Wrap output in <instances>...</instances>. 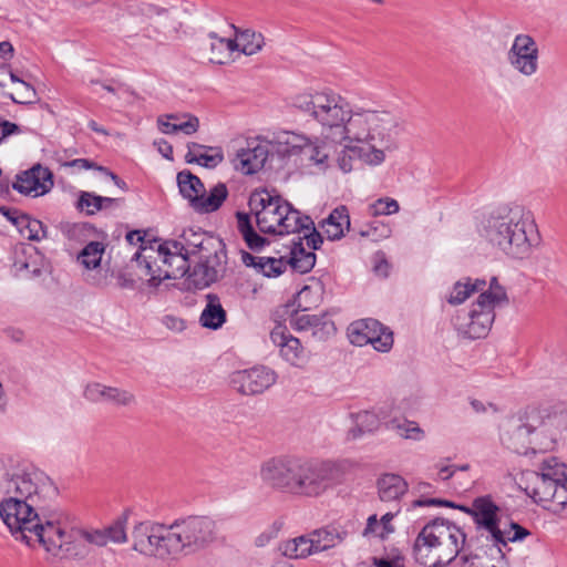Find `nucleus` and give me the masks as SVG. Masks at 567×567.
Listing matches in <instances>:
<instances>
[{"instance_id": "nucleus-35", "label": "nucleus", "mask_w": 567, "mask_h": 567, "mask_svg": "<svg viewBox=\"0 0 567 567\" xmlns=\"http://www.w3.org/2000/svg\"><path fill=\"white\" fill-rule=\"evenodd\" d=\"M346 535V532H341L336 527H326L311 532L310 537L315 553H321L336 547L342 543Z\"/></svg>"}, {"instance_id": "nucleus-61", "label": "nucleus", "mask_w": 567, "mask_h": 567, "mask_svg": "<svg viewBox=\"0 0 567 567\" xmlns=\"http://www.w3.org/2000/svg\"><path fill=\"white\" fill-rule=\"evenodd\" d=\"M63 166H68V167H76L79 169H90V168H97L99 166H96L93 162L86 159V158H76V159H73V161H70V162H64L62 163Z\"/></svg>"}, {"instance_id": "nucleus-28", "label": "nucleus", "mask_w": 567, "mask_h": 567, "mask_svg": "<svg viewBox=\"0 0 567 567\" xmlns=\"http://www.w3.org/2000/svg\"><path fill=\"white\" fill-rule=\"evenodd\" d=\"M158 128L164 134L182 132L185 135H193L199 128V120L189 113L169 114L157 118Z\"/></svg>"}, {"instance_id": "nucleus-12", "label": "nucleus", "mask_w": 567, "mask_h": 567, "mask_svg": "<svg viewBox=\"0 0 567 567\" xmlns=\"http://www.w3.org/2000/svg\"><path fill=\"white\" fill-rule=\"evenodd\" d=\"M526 493L545 509L560 514L567 506V474L563 470L535 474Z\"/></svg>"}, {"instance_id": "nucleus-60", "label": "nucleus", "mask_w": 567, "mask_h": 567, "mask_svg": "<svg viewBox=\"0 0 567 567\" xmlns=\"http://www.w3.org/2000/svg\"><path fill=\"white\" fill-rule=\"evenodd\" d=\"M381 524L377 515H371L367 520L364 535L373 534L380 538Z\"/></svg>"}, {"instance_id": "nucleus-16", "label": "nucleus", "mask_w": 567, "mask_h": 567, "mask_svg": "<svg viewBox=\"0 0 567 567\" xmlns=\"http://www.w3.org/2000/svg\"><path fill=\"white\" fill-rule=\"evenodd\" d=\"M316 264V255L313 251H307L301 236H297L291 240L290 257H260L258 271L266 277H277L281 275L287 265L293 270L306 274L310 271Z\"/></svg>"}, {"instance_id": "nucleus-58", "label": "nucleus", "mask_w": 567, "mask_h": 567, "mask_svg": "<svg viewBox=\"0 0 567 567\" xmlns=\"http://www.w3.org/2000/svg\"><path fill=\"white\" fill-rule=\"evenodd\" d=\"M20 133L21 128L18 124L7 120L0 121V144L9 136Z\"/></svg>"}, {"instance_id": "nucleus-19", "label": "nucleus", "mask_w": 567, "mask_h": 567, "mask_svg": "<svg viewBox=\"0 0 567 567\" xmlns=\"http://www.w3.org/2000/svg\"><path fill=\"white\" fill-rule=\"evenodd\" d=\"M507 63L525 78L534 76L539 70V48L535 39L526 33L515 35L506 53Z\"/></svg>"}, {"instance_id": "nucleus-26", "label": "nucleus", "mask_w": 567, "mask_h": 567, "mask_svg": "<svg viewBox=\"0 0 567 567\" xmlns=\"http://www.w3.org/2000/svg\"><path fill=\"white\" fill-rule=\"evenodd\" d=\"M289 323L297 331H311L312 337L319 341H324L336 333L334 322L327 313L310 315L295 311Z\"/></svg>"}, {"instance_id": "nucleus-52", "label": "nucleus", "mask_w": 567, "mask_h": 567, "mask_svg": "<svg viewBox=\"0 0 567 567\" xmlns=\"http://www.w3.org/2000/svg\"><path fill=\"white\" fill-rule=\"evenodd\" d=\"M125 522L126 518H120L115 520L110 526L105 527V535L107 538V542L115 543V544H123L127 540V534L125 530Z\"/></svg>"}, {"instance_id": "nucleus-56", "label": "nucleus", "mask_w": 567, "mask_h": 567, "mask_svg": "<svg viewBox=\"0 0 567 567\" xmlns=\"http://www.w3.org/2000/svg\"><path fill=\"white\" fill-rule=\"evenodd\" d=\"M399 512H400V508H398L395 513L389 512L381 517V519H380V524H381L380 538L381 539L386 538L390 534H392L394 532V526L392 525V519Z\"/></svg>"}, {"instance_id": "nucleus-36", "label": "nucleus", "mask_w": 567, "mask_h": 567, "mask_svg": "<svg viewBox=\"0 0 567 567\" xmlns=\"http://www.w3.org/2000/svg\"><path fill=\"white\" fill-rule=\"evenodd\" d=\"M209 54L208 60L212 63L225 64L229 61L231 53L236 50V41L217 37L216 33H209Z\"/></svg>"}, {"instance_id": "nucleus-41", "label": "nucleus", "mask_w": 567, "mask_h": 567, "mask_svg": "<svg viewBox=\"0 0 567 567\" xmlns=\"http://www.w3.org/2000/svg\"><path fill=\"white\" fill-rule=\"evenodd\" d=\"M14 226L24 238L33 241H40L47 237V228L42 221L31 218L29 215L18 217L14 220Z\"/></svg>"}, {"instance_id": "nucleus-43", "label": "nucleus", "mask_w": 567, "mask_h": 567, "mask_svg": "<svg viewBox=\"0 0 567 567\" xmlns=\"http://www.w3.org/2000/svg\"><path fill=\"white\" fill-rule=\"evenodd\" d=\"M236 50L246 55H252L261 50L264 45V37L251 30L240 32L236 38Z\"/></svg>"}, {"instance_id": "nucleus-6", "label": "nucleus", "mask_w": 567, "mask_h": 567, "mask_svg": "<svg viewBox=\"0 0 567 567\" xmlns=\"http://www.w3.org/2000/svg\"><path fill=\"white\" fill-rule=\"evenodd\" d=\"M291 105L320 126L321 136L332 143H343V133L353 112L340 93L323 89L296 94Z\"/></svg>"}, {"instance_id": "nucleus-39", "label": "nucleus", "mask_w": 567, "mask_h": 567, "mask_svg": "<svg viewBox=\"0 0 567 567\" xmlns=\"http://www.w3.org/2000/svg\"><path fill=\"white\" fill-rule=\"evenodd\" d=\"M354 426L349 431L352 439H358L364 433L377 431L381 424L379 415L372 411H361L352 415Z\"/></svg>"}, {"instance_id": "nucleus-24", "label": "nucleus", "mask_w": 567, "mask_h": 567, "mask_svg": "<svg viewBox=\"0 0 567 567\" xmlns=\"http://www.w3.org/2000/svg\"><path fill=\"white\" fill-rule=\"evenodd\" d=\"M272 343L279 349L280 357L296 368H305L309 362V352L300 340L293 337L285 326H276L270 332Z\"/></svg>"}, {"instance_id": "nucleus-7", "label": "nucleus", "mask_w": 567, "mask_h": 567, "mask_svg": "<svg viewBox=\"0 0 567 567\" xmlns=\"http://www.w3.org/2000/svg\"><path fill=\"white\" fill-rule=\"evenodd\" d=\"M446 506L457 508L471 516L480 538L486 542H496L507 546L509 542L523 540L529 532L517 523H511L508 528L501 527V507L491 495L478 496L471 506L457 505L440 498H419L412 502V507Z\"/></svg>"}, {"instance_id": "nucleus-59", "label": "nucleus", "mask_w": 567, "mask_h": 567, "mask_svg": "<svg viewBox=\"0 0 567 567\" xmlns=\"http://www.w3.org/2000/svg\"><path fill=\"white\" fill-rule=\"evenodd\" d=\"M236 218H237V228H238L239 233L241 234V236L254 230L249 214L243 213V212H237Z\"/></svg>"}, {"instance_id": "nucleus-22", "label": "nucleus", "mask_w": 567, "mask_h": 567, "mask_svg": "<svg viewBox=\"0 0 567 567\" xmlns=\"http://www.w3.org/2000/svg\"><path fill=\"white\" fill-rule=\"evenodd\" d=\"M277 373L267 367H254L248 370L235 371L230 377L233 389L245 395L265 392L276 383Z\"/></svg>"}, {"instance_id": "nucleus-1", "label": "nucleus", "mask_w": 567, "mask_h": 567, "mask_svg": "<svg viewBox=\"0 0 567 567\" xmlns=\"http://www.w3.org/2000/svg\"><path fill=\"white\" fill-rule=\"evenodd\" d=\"M0 517L16 540L34 546L43 537L47 522L59 509L53 506L59 491L52 480L39 468L29 466L10 473L0 466Z\"/></svg>"}, {"instance_id": "nucleus-17", "label": "nucleus", "mask_w": 567, "mask_h": 567, "mask_svg": "<svg viewBox=\"0 0 567 567\" xmlns=\"http://www.w3.org/2000/svg\"><path fill=\"white\" fill-rule=\"evenodd\" d=\"M536 416H528V408L523 412L507 416L499 424V442L502 446L517 454H529L530 430L537 423Z\"/></svg>"}, {"instance_id": "nucleus-55", "label": "nucleus", "mask_w": 567, "mask_h": 567, "mask_svg": "<svg viewBox=\"0 0 567 567\" xmlns=\"http://www.w3.org/2000/svg\"><path fill=\"white\" fill-rule=\"evenodd\" d=\"M162 323L173 332H182L186 329V321L173 315H166L162 318Z\"/></svg>"}, {"instance_id": "nucleus-37", "label": "nucleus", "mask_w": 567, "mask_h": 567, "mask_svg": "<svg viewBox=\"0 0 567 567\" xmlns=\"http://www.w3.org/2000/svg\"><path fill=\"white\" fill-rule=\"evenodd\" d=\"M280 550L284 556L290 559L306 558L312 554H316L310 534L284 542L280 545Z\"/></svg>"}, {"instance_id": "nucleus-34", "label": "nucleus", "mask_w": 567, "mask_h": 567, "mask_svg": "<svg viewBox=\"0 0 567 567\" xmlns=\"http://www.w3.org/2000/svg\"><path fill=\"white\" fill-rule=\"evenodd\" d=\"M329 240H338L344 236V229L350 227V217L346 206L337 207L321 225Z\"/></svg>"}, {"instance_id": "nucleus-30", "label": "nucleus", "mask_w": 567, "mask_h": 567, "mask_svg": "<svg viewBox=\"0 0 567 567\" xmlns=\"http://www.w3.org/2000/svg\"><path fill=\"white\" fill-rule=\"evenodd\" d=\"M217 259V254L213 258L200 259L193 270L186 274L196 288L207 287L218 279L220 264Z\"/></svg>"}, {"instance_id": "nucleus-25", "label": "nucleus", "mask_w": 567, "mask_h": 567, "mask_svg": "<svg viewBox=\"0 0 567 567\" xmlns=\"http://www.w3.org/2000/svg\"><path fill=\"white\" fill-rule=\"evenodd\" d=\"M12 187L22 195L39 197L53 187V174L49 168L35 164L18 174Z\"/></svg>"}, {"instance_id": "nucleus-54", "label": "nucleus", "mask_w": 567, "mask_h": 567, "mask_svg": "<svg viewBox=\"0 0 567 567\" xmlns=\"http://www.w3.org/2000/svg\"><path fill=\"white\" fill-rule=\"evenodd\" d=\"M78 534L87 543L100 546V547L106 546L109 544L104 528L103 529H93V530L81 529L78 532Z\"/></svg>"}, {"instance_id": "nucleus-8", "label": "nucleus", "mask_w": 567, "mask_h": 567, "mask_svg": "<svg viewBox=\"0 0 567 567\" xmlns=\"http://www.w3.org/2000/svg\"><path fill=\"white\" fill-rule=\"evenodd\" d=\"M466 534L462 528L443 518L426 524L414 542V554L430 567H444L464 548Z\"/></svg>"}, {"instance_id": "nucleus-46", "label": "nucleus", "mask_w": 567, "mask_h": 567, "mask_svg": "<svg viewBox=\"0 0 567 567\" xmlns=\"http://www.w3.org/2000/svg\"><path fill=\"white\" fill-rule=\"evenodd\" d=\"M41 259L38 252H33L25 259H17L14 268L18 274L28 278H35L42 275V268L38 260Z\"/></svg>"}, {"instance_id": "nucleus-62", "label": "nucleus", "mask_w": 567, "mask_h": 567, "mask_svg": "<svg viewBox=\"0 0 567 567\" xmlns=\"http://www.w3.org/2000/svg\"><path fill=\"white\" fill-rule=\"evenodd\" d=\"M136 282L137 280L131 275L125 272H120L117 275V285L123 289H134L136 287Z\"/></svg>"}, {"instance_id": "nucleus-20", "label": "nucleus", "mask_w": 567, "mask_h": 567, "mask_svg": "<svg viewBox=\"0 0 567 567\" xmlns=\"http://www.w3.org/2000/svg\"><path fill=\"white\" fill-rule=\"evenodd\" d=\"M348 331L351 343L359 347L370 343L377 351L388 352L393 346V332L375 319L355 321Z\"/></svg>"}, {"instance_id": "nucleus-38", "label": "nucleus", "mask_w": 567, "mask_h": 567, "mask_svg": "<svg viewBox=\"0 0 567 567\" xmlns=\"http://www.w3.org/2000/svg\"><path fill=\"white\" fill-rule=\"evenodd\" d=\"M228 196V189L224 183L215 185L206 195L203 193L195 212L200 214L216 212Z\"/></svg>"}, {"instance_id": "nucleus-40", "label": "nucleus", "mask_w": 567, "mask_h": 567, "mask_svg": "<svg viewBox=\"0 0 567 567\" xmlns=\"http://www.w3.org/2000/svg\"><path fill=\"white\" fill-rule=\"evenodd\" d=\"M486 287V281L483 279L472 280L466 278L465 281H457L449 298V303L460 305L464 302L473 292L482 291Z\"/></svg>"}, {"instance_id": "nucleus-57", "label": "nucleus", "mask_w": 567, "mask_h": 567, "mask_svg": "<svg viewBox=\"0 0 567 567\" xmlns=\"http://www.w3.org/2000/svg\"><path fill=\"white\" fill-rule=\"evenodd\" d=\"M243 238L251 250H259L267 244L266 238L258 235L255 229L245 234Z\"/></svg>"}, {"instance_id": "nucleus-27", "label": "nucleus", "mask_w": 567, "mask_h": 567, "mask_svg": "<svg viewBox=\"0 0 567 567\" xmlns=\"http://www.w3.org/2000/svg\"><path fill=\"white\" fill-rule=\"evenodd\" d=\"M503 544L487 542L477 547L474 553L461 557V567H509Z\"/></svg>"}, {"instance_id": "nucleus-18", "label": "nucleus", "mask_w": 567, "mask_h": 567, "mask_svg": "<svg viewBox=\"0 0 567 567\" xmlns=\"http://www.w3.org/2000/svg\"><path fill=\"white\" fill-rule=\"evenodd\" d=\"M131 538L135 551L167 563L165 524L150 520L136 523L131 532Z\"/></svg>"}, {"instance_id": "nucleus-15", "label": "nucleus", "mask_w": 567, "mask_h": 567, "mask_svg": "<svg viewBox=\"0 0 567 567\" xmlns=\"http://www.w3.org/2000/svg\"><path fill=\"white\" fill-rule=\"evenodd\" d=\"M282 144L284 158L299 156L301 162L326 168L329 165L334 143L323 137L321 140L318 137L311 140L305 135L286 133L282 136Z\"/></svg>"}, {"instance_id": "nucleus-14", "label": "nucleus", "mask_w": 567, "mask_h": 567, "mask_svg": "<svg viewBox=\"0 0 567 567\" xmlns=\"http://www.w3.org/2000/svg\"><path fill=\"white\" fill-rule=\"evenodd\" d=\"M282 137L275 141L257 136L247 140L246 147L240 148L233 159L234 167L245 175L261 171L267 161L275 155L284 158Z\"/></svg>"}, {"instance_id": "nucleus-3", "label": "nucleus", "mask_w": 567, "mask_h": 567, "mask_svg": "<svg viewBox=\"0 0 567 567\" xmlns=\"http://www.w3.org/2000/svg\"><path fill=\"white\" fill-rule=\"evenodd\" d=\"M248 206L261 233L280 236L298 234L311 250L320 248L322 236L317 231L313 220L280 195L268 189H256L249 197Z\"/></svg>"}, {"instance_id": "nucleus-47", "label": "nucleus", "mask_w": 567, "mask_h": 567, "mask_svg": "<svg viewBox=\"0 0 567 567\" xmlns=\"http://www.w3.org/2000/svg\"><path fill=\"white\" fill-rule=\"evenodd\" d=\"M391 429L395 430L396 433L404 439L420 440L423 436V431L419 427L415 422L412 421H396L393 420L390 423Z\"/></svg>"}, {"instance_id": "nucleus-2", "label": "nucleus", "mask_w": 567, "mask_h": 567, "mask_svg": "<svg viewBox=\"0 0 567 567\" xmlns=\"http://www.w3.org/2000/svg\"><path fill=\"white\" fill-rule=\"evenodd\" d=\"M205 234L194 229L183 231L179 240L142 245L134 254L132 262L138 270V279L147 287L157 289L166 279H177L189 271V256L204 248Z\"/></svg>"}, {"instance_id": "nucleus-32", "label": "nucleus", "mask_w": 567, "mask_h": 567, "mask_svg": "<svg viewBox=\"0 0 567 567\" xmlns=\"http://www.w3.org/2000/svg\"><path fill=\"white\" fill-rule=\"evenodd\" d=\"M227 313L215 293L206 295V306L200 313L199 322L204 328L217 330L226 322Z\"/></svg>"}, {"instance_id": "nucleus-31", "label": "nucleus", "mask_w": 567, "mask_h": 567, "mask_svg": "<svg viewBox=\"0 0 567 567\" xmlns=\"http://www.w3.org/2000/svg\"><path fill=\"white\" fill-rule=\"evenodd\" d=\"M379 497L383 502L400 499L409 489L406 481L399 474H383L377 482Z\"/></svg>"}, {"instance_id": "nucleus-51", "label": "nucleus", "mask_w": 567, "mask_h": 567, "mask_svg": "<svg viewBox=\"0 0 567 567\" xmlns=\"http://www.w3.org/2000/svg\"><path fill=\"white\" fill-rule=\"evenodd\" d=\"M135 402L136 399L132 392L120 388H110L106 403H111L116 406H130Z\"/></svg>"}, {"instance_id": "nucleus-45", "label": "nucleus", "mask_w": 567, "mask_h": 567, "mask_svg": "<svg viewBox=\"0 0 567 567\" xmlns=\"http://www.w3.org/2000/svg\"><path fill=\"white\" fill-rule=\"evenodd\" d=\"M321 292L310 286H305L296 296L297 309L295 311L308 312L321 302Z\"/></svg>"}, {"instance_id": "nucleus-49", "label": "nucleus", "mask_w": 567, "mask_h": 567, "mask_svg": "<svg viewBox=\"0 0 567 567\" xmlns=\"http://www.w3.org/2000/svg\"><path fill=\"white\" fill-rule=\"evenodd\" d=\"M111 386L104 385L99 382L86 384L83 395L86 400L94 403H106L109 391Z\"/></svg>"}, {"instance_id": "nucleus-53", "label": "nucleus", "mask_w": 567, "mask_h": 567, "mask_svg": "<svg viewBox=\"0 0 567 567\" xmlns=\"http://www.w3.org/2000/svg\"><path fill=\"white\" fill-rule=\"evenodd\" d=\"M354 154H355V147H350L346 145L342 151L339 153V156L337 158V163L339 168L343 173H349L353 168V162H354Z\"/></svg>"}, {"instance_id": "nucleus-23", "label": "nucleus", "mask_w": 567, "mask_h": 567, "mask_svg": "<svg viewBox=\"0 0 567 567\" xmlns=\"http://www.w3.org/2000/svg\"><path fill=\"white\" fill-rule=\"evenodd\" d=\"M295 465L296 458H269L260 466V478L266 485L291 494Z\"/></svg>"}, {"instance_id": "nucleus-50", "label": "nucleus", "mask_w": 567, "mask_h": 567, "mask_svg": "<svg viewBox=\"0 0 567 567\" xmlns=\"http://www.w3.org/2000/svg\"><path fill=\"white\" fill-rule=\"evenodd\" d=\"M400 209L399 203L393 198H380L369 206L370 215H392Z\"/></svg>"}, {"instance_id": "nucleus-48", "label": "nucleus", "mask_w": 567, "mask_h": 567, "mask_svg": "<svg viewBox=\"0 0 567 567\" xmlns=\"http://www.w3.org/2000/svg\"><path fill=\"white\" fill-rule=\"evenodd\" d=\"M76 208L85 212L86 215H94L96 212L102 210L101 196L89 192H81L76 202Z\"/></svg>"}, {"instance_id": "nucleus-10", "label": "nucleus", "mask_w": 567, "mask_h": 567, "mask_svg": "<svg viewBox=\"0 0 567 567\" xmlns=\"http://www.w3.org/2000/svg\"><path fill=\"white\" fill-rule=\"evenodd\" d=\"M341 468L320 460L296 458L291 494L303 497H319L342 482Z\"/></svg>"}, {"instance_id": "nucleus-13", "label": "nucleus", "mask_w": 567, "mask_h": 567, "mask_svg": "<svg viewBox=\"0 0 567 567\" xmlns=\"http://www.w3.org/2000/svg\"><path fill=\"white\" fill-rule=\"evenodd\" d=\"M63 517V513L59 509L55 517L51 522H47L43 537L38 538L37 544L41 545L54 558L84 559L87 555L86 548L65 532Z\"/></svg>"}, {"instance_id": "nucleus-29", "label": "nucleus", "mask_w": 567, "mask_h": 567, "mask_svg": "<svg viewBox=\"0 0 567 567\" xmlns=\"http://www.w3.org/2000/svg\"><path fill=\"white\" fill-rule=\"evenodd\" d=\"M185 161L188 164L196 163L206 168H215L224 161L220 148L205 146L198 143H188Z\"/></svg>"}, {"instance_id": "nucleus-4", "label": "nucleus", "mask_w": 567, "mask_h": 567, "mask_svg": "<svg viewBox=\"0 0 567 567\" xmlns=\"http://www.w3.org/2000/svg\"><path fill=\"white\" fill-rule=\"evenodd\" d=\"M399 134V118L384 109L355 107L343 133V142L364 144L369 151L362 159L371 166L381 165L385 153L395 148Z\"/></svg>"}, {"instance_id": "nucleus-44", "label": "nucleus", "mask_w": 567, "mask_h": 567, "mask_svg": "<svg viewBox=\"0 0 567 567\" xmlns=\"http://www.w3.org/2000/svg\"><path fill=\"white\" fill-rule=\"evenodd\" d=\"M507 295L502 287L496 277H493L489 281L488 289L485 290V288L481 291V295L477 298V305H487L491 307H495L496 305H499L502 302H507Z\"/></svg>"}, {"instance_id": "nucleus-21", "label": "nucleus", "mask_w": 567, "mask_h": 567, "mask_svg": "<svg viewBox=\"0 0 567 567\" xmlns=\"http://www.w3.org/2000/svg\"><path fill=\"white\" fill-rule=\"evenodd\" d=\"M494 308L487 305H473L468 312L458 313L454 318V326L460 333L470 338L485 337L494 321Z\"/></svg>"}, {"instance_id": "nucleus-64", "label": "nucleus", "mask_w": 567, "mask_h": 567, "mask_svg": "<svg viewBox=\"0 0 567 567\" xmlns=\"http://www.w3.org/2000/svg\"><path fill=\"white\" fill-rule=\"evenodd\" d=\"M154 145L157 147L158 152L167 159L173 158V147L165 140H158L154 142Z\"/></svg>"}, {"instance_id": "nucleus-11", "label": "nucleus", "mask_w": 567, "mask_h": 567, "mask_svg": "<svg viewBox=\"0 0 567 567\" xmlns=\"http://www.w3.org/2000/svg\"><path fill=\"white\" fill-rule=\"evenodd\" d=\"M536 416L537 423L529 426V453H546L555 450L567 431V410L561 405L529 406L528 416Z\"/></svg>"}, {"instance_id": "nucleus-5", "label": "nucleus", "mask_w": 567, "mask_h": 567, "mask_svg": "<svg viewBox=\"0 0 567 567\" xmlns=\"http://www.w3.org/2000/svg\"><path fill=\"white\" fill-rule=\"evenodd\" d=\"M480 234L492 246L516 259L528 257L539 239L533 216L520 206L488 216L482 223Z\"/></svg>"}, {"instance_id": "nucleus-63", "label": "nucleus", "mask_w": 567, "mask_h": 567, "mask_svg": "<svg viewBox=\"0 0 567 567\" xmlns=\"http://www.w3.org/2000/svg\"><path fill=\"white\" fill-rule=\"evenodd\" d=\"M471 405L476 413H485L488 410H492L494 413L498 411L496 405H494L493 403L485 404L484 402L476 399L471 400Z\"/></svg>"}, {"instance_id": "nucleus-9", "label": "nucleus", "mask_w": 567, "mask_h": 567, "mask_svg": "<svg viewBox=\"0 0 567 567\" xmlns=\"http://www.w3.org/2000/svg\"><path fill=\"white\" fill-rule=\"evenodd\" d=\"M218 537L217 523L209 516L190 515L165 524L167 563L195 555Z\"/></svg>"}, {"instance_id": "nucleus-33", "label": "nucleus", "mask_w": 567, "mask_h": 567, "mask_svg": "<svg viewBox=\"0 0 567 567\" xmlns=\"http://www.w3.org/2000/svg\"><path fill=\"white\" fill-rule=\"evenodd\" d=\"M176 179L181 195L188 199L190 207L196 210L200 197L205 193L204 184L189 171L179 172Z\"/></svg>"}, {"instance_id": "nucleus-42", "label": "nucleus", "mask_w": 567, "mask_h": 567, "mask_svg": "<svg viewBox=\"0 0 567 567\" xmlns=\"http://www.w3.org/2000/svg\"><path fill=\"white\" fill-rule=\"evenodd\" d=\"M105 246L100 241H90L78 255V261L86 269L100 266Z\"/></svg>"}]
</instances>
